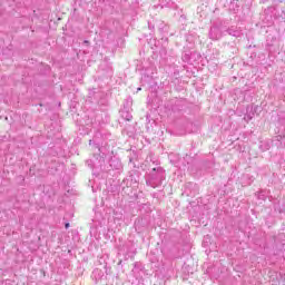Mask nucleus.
I'll use <instances>...</instances> for the list:
<instances>
[{
    "label": "nucleus",
    "mask_w": 285,
    "mask_h": 285,
    "mask_svg": "<svg viewBox=\"0 0 285 285\" xmlns=\"http://www.w3.org/2000/svg\"><path fill=\"white\" fill-rule=\"evenodd\" d=\"M164 179H166V170H164L161 167H156L153 168L147 175L146 184L147 186H150V188H159V186H161L164 183Z\"/></svg>",
    "instance_id": "f257e3e1"
},
{
    "label": "nucleus",
    "mask_w": 285,
    "mask_h": 285,
    "mask_svg": "<svg viewBox=\"0 0 285 285\" xmlns=\"http://www.w3.org/2000/svg\"><path fill=\"white\" fill-rule=\"evenodd\" d=\"M118 255H124L125 259H132L136 253L132 248V243H125L120 248Z\"/></svg>",
    "instance_id": "f03ea898"
},
{
    "label": "nucleus",
    "mask_w": 285,
    "mask_h": 285,
    "mask_svg": "<svg viewBox=\"0 0 285 285\" xmlns=\"http://www.w3.org/2000/svg\"><path fill=\"white\" fill-rule=\"evenodd\" d=\"M223 33H222V29H219V27H212L209 30V39H212V41H219V39H222Z\"/></svg>",
    "instance_id": "7ed1b4c3"
},
{
    "label": "nucleus",
    "mask_w": 285,
    "mask_h": 285,
    "mask_svg": "<svg viewBox=\"0 0 285 285\" xmlns=\"http://www.w3.org/2000/svg\"><path fill=\"white\" fill-rule=\"evenodd\" d=\"M109 166L114 170H121V168H122L121 160H119V158H111L109 160Z\"/></svg>",
    "instance_id": "20e7f679"
},
{
    "label": "nucleus",
    "mask_w": 285,
    "mask_h": 285,
    "mask_svg": "<svg viewBox=\"0 0 285 285\" xmlns=\"http://www.w3.org/2000/svg\"><path fill=\"white\" fill-rule=\"evenodd\" d=\"M277 148H285V135H277L274 137Z\"/></svg>",
    "instance_id": "39448f33"
},
{
    "label": "nucleus",
    "mask_w": 285,
    "mask_h": 285,
    "mask_svg": "<svg viewBox=\"0 0 285 285\" xmlns=\"http://www.w3.org/2000/svg\"><path fill=\"white\" fill-rule=\"evenodd\" d=\"M227 33L230 35V37H240L242 30H239L237 27H229L227 29Z\"/></svg>",
    "instance_id": "423d86ee"
},
{
    "label": "nucleus",
    "mask_w": 285,
    "mask_h": 285,
    "mask_svg": "<svg viewBox=\"0 0 285 285\" xmlns=\"http://www.w3.org/2000/svg\"><path fill=\"white\" fill-rule=\"evenodd\" d=\"M120 115L125 121H131L132 120V114H130V109H121Z\"/></svg>",
    "instance_id": "0eeeda50"
},
{
    "label": "nucleus",
    "mask_w": 285,
    "mask_h": 285,
    "mask_svg": "<svg viewBox=\"0 0 285 285\" xmlns=\"http://www.w3.org/2000/svg\"><path fill=\"white\" fill-rule=\"evenodd\" d=\"M157 28L159 29L160 32L166 35L168 32V27L164 22H157L156 23Z\"/></svg>",
    "instance_id": "6e6552de"
},
{
    "label": "nucleus",
    "mask_w": 285,
    "mask_h": 285,
    "mask_svg": "<svg viewBox=\"0 0 285 285\" xmlns=\"http://www.w3.org/2000/svg\"><path fill=\"white\" fill-rule=\"evenodd\" d=\"M130 108H132V99L128 97L124 102L122 110H130Z\"/></svg>",
    "instance_id": "1a4fd4ad"
},
{
    "label": "nucleus",
    "mask_w": 285,
    "mask_h": 285,
    "mask_svg": "<svg viewBox=\"0 0 285 285\" xmlns=\"http://www.w3.org/2000/svg\"><path fill=\"white\" fill-rule=\"evenodd\" d=\"M163 4L167 6L168 8H173L175 0H160Z\"/></svg>",
    "instance_id": "9d476101"
},
{
    "label": "nucleus",
    "mask_w": 285,
    "mask_h": 285,
    "mask_svg": "<svg viewBox=\"0 0 285 285\" xmlns=\"http://www.w3.org/2000/svg\"><path fill=\"white\" fill-rule=\"evenodd\" d=\"M157 24L156 23H153V22H148V28H149V30H155V27H156Z\"/></svg>",
    "instance_id": "9b49d317"
},
{
    "label": "nucleus",
    "mask_w": 285,
    "mask_h": 285,
    "mask_svg": "<svg viewBox=\"0 0 285 285\" xmlns=\"http://www.w3.org/2000/svg\"><path fill=\"white\" fill-rule=\"evenodd\" d=\"M65 228H70V223H66Z\"/></svg>",
    "instance_id": "f8f14e48"
},
{
    "label": "nucleus",
    "mask_w": 285,
    "mask_h": 285,
    "mask_svg": "<svg viewBox=\"0 0 285 285\" xmlns=\"http://www.w3.org/2000/svg\"><path fill=\"white\" fill-rule=\"evenodd\" d=\"M97 273H101V271L95 269V271H94V275H97Z\"/></svg>",
    "instance_id": "ddd939ff"
},
{
    "label": "nucleus",
    "mask_w": 285,
    "mask_h": 285,
    "mask_svg": "<svg viewBox=\"0 0 285 285\" xmlns=\"http://www.w3.org/2000/svg\"><path fill=\"white\" fill-rule=\"evenodd\" d=\"M135 268H139V263L134 264Z\"/></svg>",
    "instance_id": "4468645a"
},
{
    "label": "nucleus",
    "mask_w": 285,
    "mask_h": 285,
    "mask_svg": "<svg viewBox=\"0 0 285 285\" xmlns=\"http://www.w3.org/2000/svg\"><path fill=\"white\" fill-rule=\"evenodd\" d=\"M89 145H90V146L92 145V140H89Z\"/></svg>",
    "instance_id": "2eb2a0df"
},
{
    "label": "nucleus",
    "mask_w": 285,
    "mask_h": 285,
    "mask_svg": "<svg viewBox=\"0 0 285 285\" xmlns=\"http://www.w3.org/2000/svg\"><path fill=\"white\" fill-rule=\"evenodd\" d=\"M85 43H88V40H85Z\"/></svg>",
    "instance_id": "dca6fc26"
},
{
    "label": "nucleus",
    "mask_w": 285,
    "mask_h": 285,
    "mask_svg": "<svg viewBox=\"0 0 285 285\" xmlns=\"http://www.w3.org/2000/svg\"><path fill=\"white\" fill-rule=\"evenodd\" d=\"M137 90L139 91V90H141V88L139 87Z\"/></svg>",
    "instance_id": "f3484780"
}]
</instances>
